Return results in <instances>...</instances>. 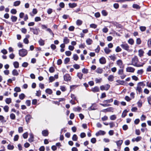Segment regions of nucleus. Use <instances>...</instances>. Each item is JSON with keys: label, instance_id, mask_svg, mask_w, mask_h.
<instances>
[{"label": "nucleus", "instance_id": "nucleus-1", "mask_svg": "<svg viewBox=\"0 0 151 151\" xmlns=\"http://www.w3.org/2000/svg\"><path fill=\"white\" fill-rule=\"evenodd\" d=\"M131 62V65L138 67L142 66L145 63V62L142 63H139L138 57L137 56H134L132 58Z\"/></svg>", "mask_w": 151, "mask_h": 151}, {"label": "nucleus", "instance_id": "nucleus-2", "mask_svg": "<svg viewBox=\"0 0 151 151\" xmlns=\"http://www.w3.org/2000/svg\"><path fill=\"white\" fill-rule=\"evenodd\" d=\"M145 86V84L142 82L139 83L137 84V86L136 88V91H138L139 93L142 92V88H143Z\"/></svg>", "mask_w": 151, "mask_h": 151}, {"label": "nucleus", "instance_id": "nucleus-3", "mask_svg": "<svg viewBox=\"0 0 151 151\" xmlns=\"http://www.w3.org/2000/svg\"><path fill=\"white\" fill-rule=\"evenodd\" d=\"M27 53V51L25 49H22L19 50V54L20 56L23 57Z\"/></svg>", "mask_w": 151, "mask_h": 151}, {"label": "nucleus", "instance_id": "nucleus-4", "mask_svg": "<svg viewBox=\"0 0 151 151\" xmlns=\"http://www.w3.org/2000/svg\"><path fill=\"white\" fill-rule=\"evenodd\" d=\"M110 86L108 84L104 86L102 85L100 87V89L101 90L103 91L105 90L106 91L108 90L110 88Z\"/></svg>", "mask_w": 151, "mask_h": 151}, {"label": "nucleus", "instance_id": "nucleus-5", "mask_svg": "<svg viewBox=\"0 0 151 151\" xmlns=\"http://www.w3.org/2000/svg\"><path fill=\"white\" fill-rule=\"evenodd\" d=\"M121 47L127 51L129 50V46L127 44L123 43L120 45Z\"/></svg>", "mask_w": 151, "mask_h": 151}, {"label": "nucleus", "instance_id": "nucleus-6", "mask_svg": "<svg viewBox=\"0 0 151 151\" xmlns=\"http://www.w3.org/2000/svg\"><path fill=\"white\" fill-rule=\"evenodd\" d=\"M31 31H32L34 34L36 35H37L38 34L39 32V29L38 28H30Z\"/></svg>", "mask_w": 151, "mask_h": 151}, {"label": "nucleus", "instance_id": "nucleus-7", "mask_svg": "<svg viewBox=\"0 0 151 151\" xmlns=\"http://www.w3.org/2000/svg\"><path fill=\"white\" fill-rule=\"evenodd\" d=\"M135 70V69L132 67H128L126 68V71L128 72L133 73Z\"/></svg>", "mask_w": 151, "mask_h": 151}, {"label": "nucleus", "instance_id": "nucleus-8", "mask_svg": "<svg viewBox=\"0 0 151 151\" xmlns=\"http://www.w3.org/2000/svg\"><path fill=\"white\" fill-rule=\"evenodd\" d=\"M64 78L65 81H70L71 78L69 74H66L64 76Z\"/></svg>", "mask_w": 151, "mask_h": 151}, {"label": "nucleus", "instance_id": "nucleus-9", "mask_svg": "<svg viewBox=\"0 0 151 151\" xmlns=\"http://www.w3.org/2000/svg\"><path fill=\"white\" fill-rule=\"evenodd\" d=\"M116 64L120 68H122L123 67V62L121 60H118L116 61Z\"/></svg>", "mask_w": 151, "mask_h": 151}, {"label": "nucleus", "instance_id": "nucleus-10", "mask_svg": "<svg viewBox=\"0 0 151 151\" xmlns=\"http://www.w3.org/2000/svg\"><path fill=\"white\" fill-rule=\"evenodd\" d=\"M97 108V106L96 104H92L88 108V110L90 111L91 110H94Z\"/></svg>", "mask_w": 151, "mask_h": 151}, {"label": "nucleus", "instance_id": "nucleus-11", "mask_svg": "<svg viewBox=\"0 0 151 151\" xmlns=\"http://www.w3.org/2000/svg\"><path fill=\"white\" fill-rule=\"evenodd\" d=\"M105 134V132L103 131L100 130L96 134V136H98L100 135H104Z\"/></svg>", "mask_w": 151, "mask_h": 151}, {"label": "nucleus", "instance_id": "nucleus-12", "mask_svg": "<svg viewBox=\"0 0 151 151\" xmlns=\"http://www.w3.org/2000/svg\"><path fill=\"white\" fill-rule=\"evenodd\" d=\"M91 91L93 92H96L99 91V89L98 86H95L92 88Z\"/></svg>", "mask_w": 151, "mask_h": 151}, {"label": "nucleus", "instance_id": "nucleus-13", "mask_svg": "<svg viewBox=\"0 0 151 151\" xmlns=\"http://www.w3.org/2000/svg\"><path fill=\"white\" fill-rule=\"evenodd\" d=\"M30 137L28 139L29 141L31 142L34 141V136L33 135L32 133H30L29 134Z\"/></svg>", "mask_w": 151, "mask_h": 151}, {"label": "nucleus", "instance_id": "nucleus-14", "mask_svg": "<svg viewBox=\"0 0 151 151\" xmlns=\"http://www.w3.org/2000/svg\"><path fill=\"white\" fill-rule=\"evenodd\" d=\"M99 62L101 64H104L106 63L105 59L104 57H102L99 59Z\"/></svg>", "mask_w": 151, "mask_h": 151}, {"label": "nucleus", "instance_id": "nucleus-15", "mask_svg": "<svg viewBox=\"0 0 151 151\" xmlns=\"http://www.w3.org/2000/svg\"><path fill=\"white\" fill-rule=\"evenodd\" d=\"M12 74L13 76H17L19 75V73L17 70L14 69L12 71Z\"/></svg>", "mask_w": 151, "mask_h": 151}, {"label": "nucleus", "instance_id": "nucleus-16", "mask_svg": "<svg viewBox=\"0 0 151 151\" xmlns=\"http://www.w3.org/2000/svg\"><path fill=\"white\" fill-rule=\"evenodd\" d=\"M42 134L44 136H47L48 135V132L47 130H44L42 131Z\"/></svg>", "mask_w": 151, "mask_h": 151}, {"label": "nucleus", "instance_id": "nucleus-17", "mask_svg": "<svg viewBox=\"0 0 151 151\" xmlns=\"http://www.w3.org/2000/svg\"><path fill=\"white\" fill-rule=\"evenodd\" d=\"M31 118V116L29 115H27L26 116L25 119L27 123H28L29 122V121Z\"/></svg>", "mask_w": 151, "mask_h": 151}, {"label": "nucleus", "instance_id": "nucleus-18", "mask_svg": "<svg viewBox=\"0 0 151 151\" xmlns=\"http://www.w3.org/2000/svg\"><path fill=\"white\" fill-rule=\"evenodd\" d=\"M144 53V51L141 49L139 50L138 51V55L139 56L141 57L143 56Z\"/></svg>", "mask_w": 151, "mask_h": 151}, {"label": "nucleus", "instance_id": "nucleus-19", "mask_svg": "<svg viewBox=\"0 0 151 151\" xmlns=\"http://www.w3.org/2000/svg\"><path fill=\"white\" fill-rule=\"evenodd\" d=\"M96 71L97 73L101 74L103 72V70L102 68H99L97 69Z\"/></svg>", "mask_w": 151, "mask_h": 151}, {"label": "nucleus", "instance_id": "nucleus-20", "mask_svg": "<svg viewBox=\"0 0 151 151\" xmlns=\"http://www.w3.org/2000/svg\"><path fill=\"white\" fill-rule=\"evenodd\" d=\"M116 143L118 147H120L123 143V140H120L116 141Z\"/></svg>", "mask_w": 151, "mask_h": 151}, {"label": "nucleus", "instance_id": "nucleus-21", "mask_svg": "<svg viewBox=\"0 0 151 151\" xmlns=\"http://www.w3.org/2000/svg\"><path fill=\"white\" fill-rule=\"evenodd\" d=\"M69 40L67 37H65L63 39V42L64 44H67L69 42Z\"/></svg>", "mask_w": 151, "mask_h": 151}, {"label": "nucleus", "instance_id": "nucleus-22", "mask_svg": "<svg viewBox=\"0 0 151 151\" xmlns=\"http://www.w3.org/2000/svg\"><path fill=\"white\" fill-rule=\"evenodd\" d=\"M114 77L112 75H110L108 77V79L109 81H113Z\"/></svg>", "mask_w": 151, "mask_h": 151}, {"label": "nucleus", "instance_id": "nucleus-23", "mask_svg": "<svg viewBox=\"0 0 151 151\" xmlns=\"http://www.w3.org/2000/svg\"><path fill=\"white\" fill-rule=\"evenodd\" d=\"M45 92L46 93L49 94H51L52 93V90L50 88H47L45 90Z\"/></svg>", "mask_w": 151, "mask_h": 151}, {"label": "nucleus", "instance_id": "nucleus-24", "mask_svg": "<svg viewBox=\"0 0 151 151\" xmlns=\"http://www.w3.org/2000/svg\"><path fill=\"white\" fill-rule=\"evenodd\" d=\"M104 51L106 54H108L111 52V50L107 47H105L104 49Z\"/></svg>", "mask_w": 151, "mask_h": 151}, {"label": "nucleus", "instance_id": "nucleus-25", "mask_svg": "<svg viewBox=\"0 0 151 151\" xmlns=\"http://www.w3.org/2000/svg\"><path fill=\"white\" fill-rule=\"evenodd\" d=\"M86 42L87 44L90 45L92 43V40L91 39L88 38L86 40Z\"/></svg>", "mask_w": 151, "mask_h": 151}, {"label": "nucleus", "instance_id": "nucleus-26", "mask_svg": "<svg viewBox=\"0 0 151 151\" xmlns=\"http://www.w3.org/2000/svg\"><path fill=\"white\" fill-rule=\"evenodd\" d=\"M11 19L12 20V22H15L16 21L17 19V17L15 16H12L11 17Z\"/></svg>", "mask_w": 151, "mask_h": 151}, {"label": "nucleus", "instance_id": "nucleus-27", "mask_svg": "<svg viewBox=\"0 0 151 151\" xmlns=\"http://www.w3.org/2000/svg\"><path fill=\"white\" fill-rule=\"evenodd\" d=\"M113 109L112 107H110L108 108H107L106 109H104V112L106 111H113Z\"/></svg>", "mask_w": 151, "mask_h": 151}, {"label": "nucleus", "instance_id": "nucleus-28", "mask_svg": "<svg viewBox=\"0 0 151 151\" xmlns=\"http://www.w3.org/2000/svg\"><path fill=\"white\" fill-rule=\"evenodd\" d=\"M38 42L40 45L41 46H43L45 44L44 41L42 39H40Z\"/></svg>", "mask_w": 151, "mask_h": 151}, {"label": "nucleus", "instance_id": "nucleus-29", "mask_svg": "<svg viewBox=\"0 0 151 151\" xmlns=\"http://www.w3.org/2000/svg\"><path fill=\"white\" fill-rule=\"evenodd\" d=\"M128 111L127 110H125L123 112L122 116V117H124L127 115V114Z\"/></svg>", "mask_w": 151, "mask_h": 151}, {"label": "nucleus", "instance_id": "nucleus-30", "mask_svg": "<svg viewBox=\"0 0 151 151\" xmlns=\"http://www.w3.org/2000/svg\"><path fill=\"white\" fill-rule=\"evenodd\" d=\"M13 65L15 68H17L19 67V63L17 61L14 62L13 63Z\"/></svg>", "mask_w": 151, "mask_h": 151}, {"label": "nucleus", "instance_id": "nucleus-31", "mask_svg": "<svg viewBox=\"0 0 151 151\" xmlns=\"http://www.w3.org/2000/svg\"><path fill=\"white\" fill-rule=\"evenodd\" d=\"M69 6L70 8H73L76 7L77 6V4L76 3H69Z\"/></svg>", "mask_w": 151, "mask_h": 151}, {"label": "nucleus", "instance_id": "nucleus-32", "mask_svg": "<svg viewBox=\"0 0 151 151\" xmlns=\"http://www.w3.org/2000/svg\"><path fill=\"white\" fill-rule=\"evenodd\" d=\"M128 43L131 45H133L134 43V40L132 39H130L128 41Z\"/></svg>", "mask_w": 151, "mask_h": 151}, {"label": "nucleus", "instance_id": "nucleus-33", "mask_svg": "<svg viewBox=\"0 0 151 151\" xmlns=\"http://www.w3.org/2000/svg\"><path fill=\"white\" fill-rule=\"evenodd\" d=\"M14 146L13 145L9 144L7 146V148L9 150H12L14 148Z\"/></svg>", "mask_w": 151, "mask_h": 151}, {"label": "nucleus", "instance_id": "nucleus-34", "mask_svg": "<svg viewBox=\"0 0 151 151\" xmlns=\"http://www.w3.org/2000/svg\"><path fill=\"white\" fill-rule=\"evenodd\" d=\"M20 1H16L14 2V6H18L20 4Z\"/></svg>", "mask_w": 151, "mask_h": 151}, {"label": "nucleus", "instance_id": "nucleus-35", "mask_svg": "<svg viewBox=\"0 0 151 151\" xmlns=\"http://www.w3.org/2000/svg\"><path fill=\"white\" fill-rule=\"evenodd\" d=\"M77 76L80 79H81L82 78L83 74L81 73H77Z\"/></svg>", "mask_w": 151, "mask_h": 151}, {"label": "nucleus", "instance_id": "nucleus-36", "mask_svg": "<svg viewBox=\"0 0 151 151\" xmlns=\"http://www.w3.org/2000/svg\"><path fill=\"white\" fill-rule=\"evenodd\" d=\"M78 139V137L76 134H74L72 137V140L74 141H76Z\"/></svg>", "mask_w": 151, "mask_h": 151}, {"label": "nucleus", "instance_id": "nucleus-37", "mask_svg": "<svg viewBox=\"0 0 151 151\" xmlns=\"http://www.w3.org/2000/svg\"><path fill=\"white\" fill-rule=\"evenodd\" d=\"M82 71L83 73L86 74L88 72V70L87 69L84 68L82 69Z\"/></svg>", "mask_w": 151, "mask_h": 151}, {"label": "nucleus", "instance_id": "nucleus-38", "mask_svg": "<svg viewBox=\"0 0 151 151\" xmlns=\"http://www.w3.org/2000/svg\"><path fill=\"white\" fill-rule=\"evenodd\" d=\"M76 23L78 25H80L82 24V22L81 20L78 19L76 21Z\"/></svg>", "mask_w": 151, "mask_h": 151}, {"label": "nucleus", "instance_id": "nucleus-39", "mask_svg": "<svg viewBox=\"0 0 151 151\" xmlns=\"http://www.w3.org/2000/svg\"><path fill=\"white\" fill-rule=\"evenodd\" d=\"M116 116L115 115L111 116H110V119L112 120H115L116 119Z\"/></svg>", "mask_w": 151, "mask_h": 151}, {"label": "nucleus", "instance_id": "nucleus-40", "mask_svg": "<svg viewBox=\"0 0 151 151\" xmlns=\"http://www.w3.org/2000/svg\"><path fill=\"white\" fill-rule=\"evenodd\" d=\"M73 67L76 69H78L80 68V66L79 65L77 64H75L73 65Z\"/></svg>", "mask_w": 151, "mask_h": 151}, {"label": "nucleus", "instance_id": "nucleus-41", "mask_svg": "<svg viewBox=\"0 0 151 151\" xmlns=\"http://www.w3.org/2000/svg\"><path fill=\"white\" fill-rule=\"evenodd\" d=\"M122 49L119 46H117L116 48L115 51L116 52H119L121 51Z\"/></svg>", "mask_w": 151, "mask_h": 151}, {"label": "nucleus", "instance_id": "nucleus-42", "mask_svg": "<svg viewBox=\"0 0 151 151\" xmlns=\"http://www.w3.org/2000/svg\"><path fill=\"white\" fill-rule=\"evenodd\" d=\"M7 104H9L11 102V99L10 98H7L5 100Z\"/></svg>", "mask_w": 151, "mask_h": 151}, {"label": "nucleus", "instance_id": "nucleus-43", "mask_svg": "<svg viewBox=\"0 0 151 151\" xmlns=\"http://www.w3.org/2000/svg\"><path fill=\"white\" fill-rule=\"evenodd\" d=\"M136 42L137 44L140 45L141 42V41L140 39L139 38H137L136 40Z\"/></svg>", "mask_w": 151, "mask_h": 151}, {"label": "nucleus", "instance_id": "nucleus-44", "mask_svg": "<svg viewBox=\"0 0 151 151\" xmlns=\"http://www.w3.org/2000/svg\"><path fill=\"white\" fill-rule=\"evenodd\" d=\"M28 136V133L26 132L23 134V137L24 139H26L27 138Z\"/></svg>", "mask_w": 151, "mask_h": 151}, {"label": "nucleus", "instance_id": "nucleus-45", "mask_svg": "<svg viewBox=\"0 0 151 151\" xmlns=\"http://www.w3.org/2000/svg\"><path fill=\"white\" fill-rule=\"evenodd\" d=\"M23 129L22 127H19L18 128V131L19 133H20L23 132Z\"/></svg>", "mask_w": 151, "mask_h": 151}, {"label": "nucleus", "instance_id": "nucleus-46", "mask_svg": "<svg viewBox=\"0 0 151 151\" xmlns=\"http://www.w3.org/2000/svg\"><path fill=\"white\" fill-rule=\"evenodd\" d=\"M133 7L136 9H139L140 8V6L137 4H134L133 5Z\"/></svg>", "mask_w": 151, "mask_h": 151}, {"label": "nucleus", "instance_id": "nucleus-47", "mask_svg": "<svg viewBox=\"0 0 151 151\" xmlns=\"http://www.w3.org/2000/svg\"><path fill=\"white\" fill-rule=\"evenodd\" d=\"M24 95L23 93H22L19 95V99H23L24 97Z\"/></svg>", "mask_w": 151, "mask_h": 151}, {"label": "nucleus", "instance_id": "nucleus-48", "mask_svg": "<svg viewBox=\"0 0 151 151\" xmlns=\"http://www.w3.org/2000/svg\"><path fill=\"white\" fill-rule=\"evenodd\" d=\"M73 58L74 60H77L78 59V57L76 54H74L73 55Z\"/></svg>", "mask_w": 151, "mask_h": 151}, {"label": "nucleus", "instance_id": "nucleus-49", "mask_svg": "<svg viewBox=\"0 0 151 151\" xmlns=\"http://www.w3.org/2000/svg\"><path fill=\"white\" fill-rule=\"evenodd\" d=\"M10 117L12 119H14L15 118V116L14 114L12 113L10 115Z\"/></svg>", "mask_w": 151, "mask_h": 151}, {"label": "nucleus", "instance_id": "nucleus-50", "mask_svg": "<svg viewBox=\"0 0 151 151\" xmlns=\"http://www.w3.org/2000/svg\"><path fill=\"white\" fill-rule=\"evenodd\" d=\"M41 19L40 17H36L35 19V22H37L41 21Z\"/></svg>", "mask_w": 151, "mask_h": 151}, {"label": "nucleus", "instance_id": "nucleus-51", "mask_svg": "<svg viewBox=\"0 0 151 151\" xmlns=\"http://www.w3.org/2000/svg\"><path fill=\"white\" fill-rule=\"evenodd\" d=\"M123 73V70L122 69H119L118 70V73L119 75H120L121 74H122V73Z\"/></svg>", "mask_w": 151, "mask_h": 151}, {"label": "nucleus", "instance_id": "nucleus-52", "mask_svg": "<svg viewBox=\"0 0 151 151\" xmlns=\"http://www.w3.org/2000/svg\"><path fill=\"white\" fill-rule=\"evenodd\" d=\"M101 80V78L98 79L97 78H96L95 79V81H96V83H100Z\"/></svg>", "mask_w": 151, "mask_h": 151}, {"label": "nucleus", "instance_id": "nucleus-53", "mask_svg": "<svg viewBox=\"0 0 151 151\" xmlns=\"http://www.w3.org/2000/svg\"><path fill=\"white\" fill-rule=\"evenodd\" d=\"M65 54L67 56H70L71 54V52L69 51H66L65 52Z\"/></svg>", "mask_w": 151, "mask_h": 151}, {"label": "nucleus", "instance_id": "nucleus-54", "mask_svg": "<svg viewBox=\"0 0 151 151\" xmlns=\"http://www.w3.org/2000/svg\"><path fill=\"white\" fill-rule=\"evenodd\" d=\"M17 12V10L15 9H12L11 11V13L12 14H15Z\"/></svg>", "mask_w": 151, "mask_h": 151}, {"label": "nucleus", "instance_id": "nucleus-55", "mask_svg": "<svg viewBox=\"0 0 151 151\" xmlns=\"http://www.w3.org/2000/svg\"><path fill=\"white\" fill-rule=\"evenodd\" d=\"M19 136L17 134L14 137V141H17L19 139Z\"/></svg>", "mask_w": 151, "mask_h": 151}, {"label": "nucleus", "instance_id": "nucleus-56", "mask_svg": "<svg viewBox=\"0 0 151 151\" xmlns=\"http://www.w3.org/2000/svg\"><path fill=\"white\" fill-rule=\"evenodd\" d=\"M116 82L119 84L121 85H123L124 83V82L123 81L117 80Z\"/></svg>", "mask_w": 151, "mask_h": 151}, {"label": "nucleus", "instance_id": "nucleus-57", "mask_svg": "<svg viewBox=\"0 0 151 151\" xmlns=\"http://www.w3.org/2000/svg\"><path fill=\"white\" fill-rule=\"evenodd\" d=\"M139 28L141 31L142 32L145 31L146 29V27L144 26H141Z\"/></svg>", "mask_w": 151, "mask_h": 151}, {"label": "nucleus", "instance_id": "nucleus-58", "mask_svg": "<svg viewBox=\"0 0 151 151\" xmlns=\"http://www.w3.org/2000/svg\"><path fill=\"white\" fill-rule=\"evenodd\" d=\"M14 91L17 92H19L21 91L20 88L16 87L14 88Z\"/></svg>", "mask_w": 151, "mask_h": 151}, {"label": "nucleus", "instance_id": "nucleus-59", "mask_svg": "<svg viewBox=\"0 0 151 151\" xmlns=\"http://www.w3.org/2000/svg\"><path fill=\"white\" fill-rule=\"evenodd\" d=\"M109 57L110 58V59L113 61H114L116 59V57L114 55H111L110 56H109Z\"/></svg>", "mask_w": 151, "mask_h": 151}, {"label": "nucleus", "instance_id": "nucleus-60", "mask_svg": "<svg viewBox=\"0 0 151 151\" xmlns=\"http://www.w3.org/2000/svg\"><path fill=\"white\" fill-rule=\"evenodd\" d=\"M81 109V108L80 107H76L73 108V110L75 111H79Z\"/></svg>", "mask_w": 151, "mask_h": 151}, {"label": "nucleus", "instance_id": "nucleus-61", "mask_svg": "<svg viewBox=\"0 0 151 151\" xmlns=\"http://www.w3.org/2000/svg\"><path fill=\"white\" fill-rule=\"evenodd\" d=\"M101 13L104 16H106L107 15V13L104 10H103Z\"/></svg>", "mask_w": 151, "mask_h": 151}, {"label": "nucleus", "instance_id": "nucleus-62", "mask_svg": "<svg viewBox=\"0 0 151 151\" xmlns=\"http://www.w3.org/2000/svg\"><path fill=\"white\" fill-rule=\"evenodd\" d=\"M60 89L63 91H65L66 90L65 87L63 86H60Z\"/></svg>", "mask_w": 151, "mask_h": 151}, {"label": "nucleus", "instance_id": "nucleus-63", "mask_svg": "<svg viewBox=\"0 0 151 151\" xmlns=\"http://www.w3.org/2000/svg\"><path fill=\"white\" fill-rule=\"evenodd\" d=\"M108 28L107 27H105L104 28L102 29L103 32H104L105 33L107 32L108 31Z\"/></svg>", "mask_w": 151, "mask_h": 151}, {"label": "nucleus", "instance_id": "nucleus-64", "mask_svg": "<svg viewBox=\"0 0 151 151\" xmlns=\"http://www.w3.org/2000/svg\"><path fill=\"white\" fill-rule=\"evenodd\" d=\"M9 107L7 106H5L4 108L5 111L7 112L9 111Z\"/></svg>", "mask_w": 151, "mask_h": 151}]
</instances>
